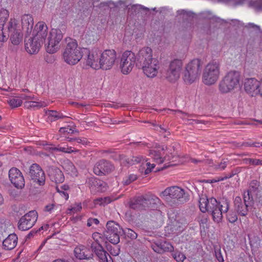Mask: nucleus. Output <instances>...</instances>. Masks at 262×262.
<instances>
[{"instance_id":"obj_1","label":"nucleus","mask_w":262,"mask_h":262,"mask_svg":"<svg viewBox=\"0 0 262 262\" xmlns=\"http://www.w3.org/2000/svg\"><path fill=\"white\" fill-rule=\"evenodd\" d=\"M199 202L200 210L203 213H210L213 221L217 223L222 221L223 213H227L229 209V202L227 200L217 202L214 198L208 199L205 194L200 196Z\"/></svg>"},{"instance_id":"obj_2","label":"nucleus","mask_w":262,"mask_h":262,"mask_svg":"<svg viewBox=\"0 0 262 262\" xmlns=\"http://www.w3.org/2000/svg\"><path fill=\"white\" fill-rule=\"evenodd\" d=\"M161 194L164 200L171 206H178L188 202L189 194L185 190L178 186H171L166 188Z\"/></svg>"},{"instance_id":"obj_3","label":"nucleus","mask_w":262,"mask_h":262,"mask_svg":"<svg viewBox=\"0 0 262 262\" xmlns=\"http://www.w3.org/2000/svg\"><path fill=\"white\" fill-rule=\"evenodd\" d=\"M65 42L66 45L62 53L64 61L69 64L74 65L82 58L83 50L78 47L77 42L74 39L66 38Z\"/></svg>"},{"instance_id":"obj_4","label":"nucleus","mask_w":262,"mask_h":262,"mask_svg":"<svg viewBox=\"0 0 262 262\" xmlns=\"http://www.w3.org/2000/svg\"><path fill=\"white\" fill-rule=\"evenodd\" d=\"M240 73L236 71L228 72L219 84V90L222 93H227L236 88L239 83Z\"/></svg>"},{"instance_id":"obj_5","label":"nucleus","mask_w":262,"mask_h":262,"mask_svg":"<svg viewBox=\"0 0 262 262\" xmlns=\"http://www.w3.org/2000/svg\"><path fill=\"white\" fill-rule=\"evenodd\" d=\"M220 64L219 61H212L209 62L204 69L202 80L206 85H210L215 83L219 78Z\"/></svg>"},{"instance_id":"obj_6","label":"nucleus","mask_w":262,"mask_h":262,"mask_svg":"<svg viewBox=\"0 0 262 262\" xmlns=\"http://www.w3.org/2000/svg\"><path fill=\"white\" fill-rule=\"evenodd\" d=\"M202 62L196 58L190 61L186 66L183 79L185 82L191 84L200 76L201 72Z\"/></svg>"},{"instance_id":"obj_7","label":"nucleus","mask_w":262,"mask_h":262,"mask_svg":"<svg viewBox=\"0 0 262 262\" xmlns=\"http://www.w3.org/2000/svg\"><path fill=\"white\" fill-rule=\"evenodd\" d=\"M122 230L119 225L113 221L107 222L104 236L112 244L116 245L120 242V234Z\"/></svg>"},{"instance_id":"obj_8","label":"nucleus","mask_w":262,"mask_h":262,"mask_svg":"<svg viewBox=\"0 0 262 262\" xmlns=\"http://www.w3.org/2000/svg\"><path fill=\"white\" fill-rule=\"evenodd\" d=\"M29 176L31 181V185L39 188L45 184V174L41 167L37 164H33L29 168Z\"/></svg>"},{"instance_id":"obj_9","label":"nucleus","mask_w":262,"mask_h":262,"mask_svg":"<svg viewBox=\"0 0 262 262\" xmlns=\"http://www.w3.org/2000/svg\"><path fill=\"white\" fill-rule=\"evenodd\" d=\"M63 38V34L60 29H52L48 37V43L46 47L47 52L54 53L59 48L60 41Z\"/></svg>"},{"instance_id":"obj_10","label":"nucleus","mask_w":262,"mask_h":262,"mask_svg":"<svg viewBox=\"0 0 262 262\" xmlns=\"http://www.w3.org/2000/svg\"><path fill=\"white\" fill-rule=\"evenodd\" d=\"M136 56L134 53L130 51H125L121 59L120 67L124 74H127L133 69L136 60Z\"/></svg>"},{"instance_id":"obj_11","label":"nucleus","mask_w":262,"mask_h":262,"mask_svg":"<svg viewBox=\"0 0 262 262\" xmlns=\"http://www.w3.org/2000/svg\"><path fill=\"white\" fill-rule=\"evenodd\" d=\"M116 59V53L114 50H106L102 53L100 52V69L105 70L111 69L114 64Z\"/></svg>"},{"instance_id":"obj_12","label":"nucleus","mask_w":262,"mask_h":262,"mask_svg":"<svg viewBox=\"0 0 262 262\" xmlns=\"http://www.w3.org/2000/svg\"><path fill=\"white\" fill-rule=\"evenodd\" d=\"M37 220V212L35 210H31L20 219L18 228L22 231L29 230L35 224Z\"/></svg>"},{"instance_id":"obj_13","label":"nucleus","mask_w":262,"mask_h":262,"mask_svg":"<svg viewBox=\"0 0 262 262\" xmlns=\"http://www.w3.org/2000/svg\"><path fill=\"white\" fill-rule=\"evenodd\" d=\"M183 63L181 60L174 59L169 64V69L167 71L165 77L170 82L176 81L180 75Z\"/></svg>"},{"instance_id":"obj_14","label":"nucleus","mask_w":262,"mask_h":262,"mask_svg":"<svg viewBox=\"0 0 262 262\" xmlns=\"http://www.w3.org/2000/svg\"><path fill=\"white\" fill-rule=\"evenodd\" d=\"M114 169V166L110 161L101 159L95 164L93 171L97 176H105L110 173Z\"/></svg>"},{"instance_id":"obj_15","label":"nucleus","mask_w":262,"mask_h":262,"mask_svg":"<svg viewBox=\"0 0 262 262\" xmlns=\"http://www.w3.org/2000/svg\"><path fill=\"white\" fill-rule=\"evenodd\" d=\"M83 50L85 53H88L86 64L94 69H100V52L97 49H94L91 51H89L87 49L84 48Z\"/></svg>"},{"instance_id":"obj_16","label":"nucleus","mask_w":262,"mask_h":262,"mask_svg":"<svg viewBox=\"0 0 262 262\" xmlns=\"http://www.w3.org/2000/svg\"><path fill=\"white\" fill-rule=\"evenodd\" d=\"M9 178L11 183L17 188L25 186V179L21 172L17 168L12 167L9 171Z\"/></svg>"},{"instance_id":"obj_17","label":"nucleus","mask_w":262,"mask_h":262,"mask_svg":"<svg viewBox=\"0 0 262 262\" xmlns=\"http://www.w3.org/2000/svg\"><path fill=\"white\" fill-rule=\"evenodd\" d=\"M139 68L142 69L143 72L147 77L154 78L157 76L160 68L159 62L157 58H155L149 62L139 66Z\"/></svg>"},{"instance_id":"obj_18","label":"nucleus","mask_w":262,"mask_h":262,"mask_svg":"<svg viewBox=\"0 0 262 262\" xmlns=\"http://www.w3.org/2000/svg\"><path fill=\"white\" fill-rule=\"evenodd\" d=\"M10 37L11 43L14 45H18L23 41V35L21 31L15 32L14 33L7 34L4 32L3 29H0V47L3 43L6 41Z\"/></svg>"},{"instance_id":"obj_19","label":"nucleus","mask_w":262,"mask_h":262,"mask_svg":"<svg viewBox=\"0 0 262 262\" xmlns=\"http://www.w3.org/2000/svg\"><path fill=\"white\" fill-rule=\"evenodd\" d=\"M136 56L137 58L136 64L138 67L155 58H153L152 50L149 47L142 48L139 51Z\"/></svg>"},{"instance_id":"obj_20","label":"nucleus","mask_w":262,"mask_h":262,"mask_svg":"<svg viewBox=\"0 0 262 262\" xmlns=\"http://www.w3.org/2000/svg\"><path fill=\"white\" fill-rule=\"evenodd\" d=\"M167 150L166 155L164 156V160L165 162L168 161L169 164H165L164 166L160 168L158 170H163L170 166H174L177 164L174 162L179 159L180 156L174 146H170L167 148Z\"/></svg>"},{"instance_id":"obj_21","label":"nucleus","mask_w":262,"mask_h":262,"mask_svg":"<svg viewBox=\"0 0 262 262\" xmlns=\"http://www.w3.org/2000/svg\"><path fill=\"white\" fill-rule=\"evenodd\" d=\"M260 81L255 78H248L245 80L244 83V89L245 91L254 96L259 93Z\"/></svg>"},{"instance_id":"obj_22","label":"nucleus","mask_w":262,"mask_h":262,"mask_svg":"<svg viewBox=\"0 0 262 262\" xmlns=\"http://www.w3.org/2000/svg\"><path fill=\"white\" fill-rule=\"evenodd\" d=\"M47 172L50 180L56 183H61L64 180V176L62 171L54 166H48Z\"/></svg>"},{"instance_id":"obj_23","label":"nucleus","mask_w":262,"mask_h":262,"mask_svg":"<svg viewBox=\"0 0 262 262\" xmlns=\"http://www.w3.org/2000/svg\"><path fill=\"white\" fill-rule=\"evenodd\" d=\"M100 262H113L112 257L101 245L93 246L91 249Z\"/></svg>"},{"instance_id":"obj_24","label":"nucleus","mask_w":262,"mask_h":262,"mask_svg":"<svg viewBox=\"0 0 262 262\" xmlns=\"http://www.w3.org/2000/svg\"><path fill=\"white\" fill-rule=\"evenodd\" d=\"M145 195H140L131 198L128 203L130 209L135 210H146Z\"/></svg>"},{"instance_id":"obj_25","label":"nucleus","mask_w":262,"mask_h":262,"mask_svg":"<svg viewBox=\"0 0 262 262\" xmlns=\"http://www.w3.org/2000/svg\"><path fill=\"white\" fill-rule=\"evenodd\" d=\"M34 32L35 34L33 37L42 42H44L48 35V27L43 21L38 22L35 26Z\"/></svg>"},{"instance_id":"obj_26","label":"nucleus","mask_w":262,"mask_h":262,"mask_svg":"<svg viewBox=\"0 0 262 262\" xmlns=\"http://www.w3.org/2000/svg\"><path fill=\"white\" fill-rule=\"evenodd\" d=\"M250 207L244 203L239 196H236L234 200V210L238 215L246 216L248 214Z\"/></svg>"},{"instance_id":"obj_27","label":"nucleus","mask_w":262,"mask_h":262,"mask_svg":"<svg viewBox=\"0 0 262 262\" xmlns=\"http://www.w3.org/2000/svg\"><path fill=\"white\" fill-rule=\"evenodd\" d=\"M43 42L35 37L30 38L25 43L26 51L30 54H34L38 52Z\"/></svg>"},{"instance_id":"obj_28","label":"nucleus","mask_w":262,"mask_h":262,"mask_svg":"<svg viewBox=\"0 0 262 262\" xmlns=\"http://www.w3.org/2000/svg\"><path fill=\"white\" fill-rule=\"evenodd\" d=\"M74 254L77 258L80 260H89L92 259L94 257L93 253L83 245H80L75 248Z\"/></svg>"},{"instance_id":"obj_29","label":"nucleus","mask_w":262,"mask_h":262,"mask_svg":"<svg viewBox=\"0 0 262 262\" xmlns=\"http://www.w3.org/2000/svg\"><path fill=\"white\" fill-rule=\"evenodd\" d=\"M152 248L157 253H162L164 252H172L173 251V247L168 242H158L152 244Z\"/></svg>"},{"instance_id":"obj_30","label":"nucleus","mask_w":262,"mask_h":262,"mask_svg":"<svg viewBox=\"0 0 262 262\" xmlns=\"http://www.w3.org/2000/svg\"><path fill=\"white\" fill-rule=\"evenodd\" d=\"M22 28L27 35L31 33L33 26L34 21L32 16L29 14H25L21 17Z\"/></svg>"},{"instance_id":"obj_31","label":"nucleus","mask_w":262,"mask_h":262,"mask_svg":"<svg viewBox=\"0 0 262 262\" xmlns=\"http://www.w3.org/2000/svg\"><path fill=\"white\" fill-rule=\"evenodd\" d=\"M21 31L19 21L15 18H11L9 21L4 25V32L7 34L14 33Z\"/></svg>"},{"instance_id":"obj_32","label":"nucleus","mask_w":262,"mask_h":262,"mask_svg":"<svg viewBox=\"0 0 262 262\" xmlns=\"http://www.w3.org/2000/svg\"><path fill=\"white\" fill-rule=\"evenodd\" d=\"M134 0H119L116 3H114L112 1H108L106 2L101 3L100 5V7H118L119 6H122L124 9H127L128 10V7L133 4Z\"/></svg>"},{"instance_id":"obj_33","label":"nucleus","mask_w":262,"mask_h":262,"mask_svg":"<svg viewBox=\"0 0 262 262\" xmlns=\"http://www.w3.org/2000/svg\"><path fill=\"white\" fill-rule=\"evenodd\" d=\"M17 243V237L14 233L10 234L4 240L3 246L5 250H10L14 249Z\"/></svg>"},{"instance_id":"obj_34","label":"nucleus","mask_w":262,"mask_h":262,"mask_svg":"<svg viewBox=\"0 0 262 262\" xmlns=\"http://www.w3.org/2000/svg\"><path fill=\"white\" fill-rule=\"evenodd\" d=\"M145 200L146 204V209H155L160 203V199L153 194L145 195Z\"/></svg>"},{"instance_id":"obj_35","label":"nucleus","mask_w":262,"mask_h":262,"mask_svg":"<svg viewBox=\"0 0 262 262\" xmlns=\"http://www.w3.org/2000/svg\"><path fill=\"white\" fill-rule=\"evenodd\" d=\"M149 11V9L141 5L132 4L130 7H128L127 10V14L129 16H135L138 14L141 10Z\"/></svg>"},{"instance_id":"obj_36","label":"nucleus","mask_w":262,"mask_h":262,"mask_svg":"<svg viewBox=\"0 0 262 262\" xmlns=\"http://www.w3.org/2000/svg\"><path fill=\"white\" fill-rule=\"evenodd\" d=\"M48 105V104L44 101H28L24 103V106L28 109L34 108L38 109Z\"/></svg>"},{"instance_id":"obj_37","label":"nucleus","mask_w":262,"mask_h":262,"mask_svg":"<svg viewBox=\"0 0 262 262\" xmlns=\"http://www.w3.org/2000/svg\"><path fill=\"white\" fill-rule=\"evenodd\" d=\"M45 114L48 116V120L53 122L59 119H62L66 117L62 114L54 110H47L46 111Z\"/></svg>"},{"instance_id":"obj_38","label":"nucleus","mask_w":262,"mask_h":262,"mask_svg":"<svg viewBox=\"0 0 262 262\" xmlns=\"http://www.w3.org/2000/svg\"><path fill=\"white\" fill-rule=\"evenodd\" d=\"M62 167L63 169L71 175H76L77 170L74 164L69 160L64 162Z\"/></svg>"},{"instance_id":"obj_39","label":"nucleus","mask_w":262,"mask_h":262,"mask_svg":"<svg viewBox=\"0 0 262 262\" xmlns=\"http://www.w3.org/2000/svg\"><path fill=\"white\" fill-rule=\"evenodd\" d=\"M149 155L158 163L161 164L165 162L164 157H162L159 151L150 150Z\"/></svg>"},{"instance_id":"obj_40","label":"nucleus","mask_w":262,"mask_h":262,"mask_svg":"<svg viewBox=\"0 0 262 262\" xmlns=\"http://www.w3.org/2000/svg\"><path fill=\"white\" fill-rule=\"evenodd\" d=\"M143 161V157L140 155L133 156L125 160V162L128 165L136 164Z\"/></svg>"},{"instance_id":"obj_41","label":"nucleus","mask_w":262,"mask_h":262,"mask_svg":"<svg viewBox=\"0 0 262 262\" xmlns=\"http://www.w3.org/2000/svg\"><path fill=\"white\" fill-rule=\"evenodd\" d=\"M9 12L6 9H2L0 10V29H4V25L6 20L9 17Z\"/></svg>"},{"instance_id":"obj_42","label":"nucleus","mask_w":262,"mask_h":262,"mask_svg":"<svg viewBox=\"0 0 262 262\" xmlns=\"http://www.w3.org/2000/svg\"><path fill=\"white\" fill-rule=\"evenodd\" d=\"M202 15L204 18L210 19L219 24H222L224 21L223 19L213 15L212 13L209 11L204 12Z\"/></svg>"},{"instance_id":"obj_43","label":"nucleus","mask_w":262,"mask_h":262,"mask_svg":"<svg viewBox=\"0 0 262 262\" xmlns=\"http://www.w3.org/2000/svg\"><path fill=\"white\" fill-rule=\"evenodd\" d=\"M249 190L247 191H245L243 195L244 201H243L246 204L251 207L253 204V199L251 194H250Z\"/></svg>"},{"instance_id":"obj_44","label":"nucleus","mask_w":262,"mask_h":262,"mask_svg":"<svg viewBox=\"0 0 262 262\" xmlns=\"http://www.w3.org/2000/svg\"><path fill=\"white\" fill-rule=\"evenodd\" d=\"M94 188L98 191L104 192L107 189V184L105 182L98 179Z\"/></svg>"},{"instance_id":"obj_45","label":"nucleus","mask_w":262,"mask_h":262,"mask_svg":"<svg viewBox=\"0 0 262 262\" xmlns=\"http://www.w3.org/2000/svg\"><path fill=\"white\" fill-rule=\"evenodd\" d=\"M237 213L234 210H230L227 214V219L231 223H234L237 221Z\"/></svg>"},{"instance_id":"obj_46","label":"nucleus","mask_w":262,"mask_h":262,"mask_svg":"<svg viewBox=\"0 0 262 262\" xmlns=\"http://www.w3.org/2000/svg\"><path fill=\"white\" fill-rule=\"evenodd\" d=\"M122 232L128 238L132 239H135L138 236L137 233L133 231V230L126 228L124 230H122Z\"/></svg>"},{"instance_id":"obj_47","label":"nucleus","mask_w":262,"mask_h":262,"mask_svg":"<svg viewBox=\"0 0 262 262\" xmlns=\"http://www.w3.org/2000/svg\"><path fill=\"white\" fill-rule=\"evenodd\" d=\"M137 179V177L136 174H130L128 176L124 178L122 181V184L123 185L127 186L129 185L131 183L133 182Z\"/></svg>"},{"instance_id":"obj_48","label":"nucleus","mask_w":262,"mask_h":262,"mask_svg":"<svg viewBox=\"0 0 262 262\" xmlns=\"http://www.w3.org/2000/svg\"><path fill=\"white\" fill-rule=\"evenodd\" d=\"M95 204L104 206L111 202V199L109 197L99 198L94 200Z\"/></svg>"},{"instance_id":"obj_49","label":"nucleus","mask_w":262,"mask_h":262,"mask_svg":"<svg viewBox=\"0 0 262 262\" xmlns=\"http://www.w3.org/2000/svg\"><path fill=\"white\" fill-rule=\"evenodd\" d=\"M229 160L227 159H222L221 162L219 163L215 164L214 167L217 169L221 170H224L227 167L229 163Z\"/></svg>"},{"instance_id":"obj_50","label":"nucleus","mask_w":262,"mask_h":262,"mask_svg":"<svg viewBox=\"0 0 262 262\" xmlns=\"http://www.w3.org/2000/svg\"><path fill=\"white\" fill-rule=\"evenodd\" d=\"M249 5L257 11L262 10V0L252 1L249 3Z\"/></svg>"},{"instance_id":"obj_51","label":"nucleus","mask_w":262,"mask_h":262,"mask_svg":"<svg viewBox=\"0 0 262 262\" xmlns=\"http://www.w3.org/2000/svg\"><path fill=\"white\" fill-rule=\"evenodd\" d=\"M8 103L12 108L17 107L22 104V100L20 99L13 98L8 101Z\"/></svg>"},{"instance_id":"obj_52","label":"nucleus","mask_w":262,"mask_h":262,"mask_svg":"<svg viewBox=\"0 0 262 262\" xmlns=\"http://www.w3.org/2000/svg\"><path fill=\"white\" fill-rule=\"evenodd\" d=\"M172 255L173 258L178 262H183L186 258L185 255L180 252H175Z\"/></svg>"},{"instance_id":"obj_53","label":"nucleus","mask_w":262,"mask_h":262,"mask_svg":"<svg viewBox=\"0 0 262 262\" xmlns=\"http://www.w3.org/2000/svg\"><path fill=\"white\" fill-rule=\"evenodd\" d=\"M97 180L98 178L91 177L87 178L85 183L90 188H94Z\"/></svg>"},{"instance_id":"obj_54","label":"nucleus","mask_w":262,"mask_h":262,"mask_svg":"<svg viewBox=\"0 0 262 262\" xmlns=\"http://www.w3.org/2000/svg\"><path fill=\"white\" fill-rule=\"evenodd\" d=\"M259 182L257 180H252L250 183V192L252 191H255L257 190L259 186Z\"/></svg>"},{"instance_id":"obj_55","label":"nucleus","mask_w":262,"mask_h":262,"mask_svg":"<svg viewBox=\"0 0 262 262\" xmlns=\"http://www.w3.org/2000/svg\"><path fill=\"white\" fill-rule=\"evenodd\" d=\"M106 249L107 251L110 252L111 254L113 256H117L120 253V249L118 248L117 249H115V248H113L112 246L110 245H106Z\"/></svg>"},{"instance_id":"obj_56","label":"nucleus","mask_w":262,"mask_h":262,"mask_svg":"<svg viewBox=\"0 0 262 262\" xmlns=\"http://www.w3.org/2000/svg\"><path fill=\"white\" fill-rule=\"evenodd\" d=\"M215 255L216 259L219 262H224V259L221 253L220 248L216 249L215 250Z\"/></svg>"},{"instance_id":"obj_57","label":"nucleus","mask_w":262,"mask_h":262,"mask_svg":"<svg viewBox=\"0 0 262 262\" xmlns=\"http://www.w3.org/2000/svg\"><path fill=\"white\" fill-rule=\"evenodd\" d=\"M19 97L20 99L25 100H29L35 99L34 95L33 94L26 95L24 94H21L19 95Z\"/></svg>"},{"instance_id":"obj_58","label":"nucleus","mask_w":262,"mask_h":262,"mask_svg":"<svg viewBox=\"0 0 262 262\" xmlns=\"http://www.w3.org/2000/svg\"><path fill=\"white\" fill-rule=\"evenodd\" d=\"M238 172H239V170L237 169H236L234 170H232L230 174H227L224 177L221 179V180L223 181L224 180H226L228 178H230L233 177L236 174L238 173Z\"/></svg>"},{"instance_id":"obj_59","label":"nucleus","mask_w":262,"mask_h":262,"mask_svg":"<svg viewBox=\"0 0 262 262\" xmlns=\"http://www.w3.org/2000/svg\"><path fill=\"white\" fill-rule=\"evenodd\" d=\"M235 146L236 147H239L241 146H250V147H257L259 145H256V143L253 142H244L241 145L239 143H236Z\"/></svg>"},{"instance_id":"obj_60","label":"nucleus","mask_w":262,"mask_h":262,"mask_svg":"<svg viewBox=\"0 0 262 262\" xmlns=\"http://www.w3.org/2000/svg\"><path fill=\"white\" fill-rule=\"evenodd\" d=\"M178 13L180 15H186L189 17L193 16V13L191 11H187L185 10H181L178 11Z\"/></svg>"},{"instance_id":"obj_61","label":"nucleus","mask_w":262,"mask_h":262,"mask_svg":"<svg viewBox=\"0 0 262 262\" xmlns=\"http://www.w3.org/2000/svg\"><path fill=\"white\" fill-rule=\"evenodd\" d=\"M82 209L81 204L80 203L76 204L74 207H72L70 210V211L75 212H79Z\"/></svg>"},{"instance_id":"obj_62","label":"nucleus","mask_w":262,"mask_h":262,"mask_svg":"<svg viewBox=\"0 0 262 262\" xmlns=\"http://www.w3.org/2000/svg\"><path fill=\"white\" fill-rule=\"evenodd\" d=\"M71 130H72L71 128H66V127H61L59 129V132L61 133H67L68 134H70Z\"/></svg>"},{"instance_id":"obj_63","label":"nucleus","mask_w":262,"mask_h":262,"mask_svg":"<svg viewBox=\"0 0 262 262\" xmlns=\"http://www.w3.org/2000/svg\"><path fill=\"white\" fill-rule=\"evenodd\" d=\"M75 141H76L78 143H81L83 145L86 144L87 143V141L85 139H82L80 138H75Z\"/></svg>"},{"instance_id":"obj_64","label":"nucleus","mask_w":262,"mask_h":262,"mask_svg":"<svg viewBox=\"0 0 262 262\" xmlns=\"http://www.w3.org/2000/svg\"><path fill=\"white\" fill-rule=\"evenodd\" d=\"M92 237L94 241H97V239L101 238V234L98 232H95L92 234Z\"/></svg>"}]
</instances>
